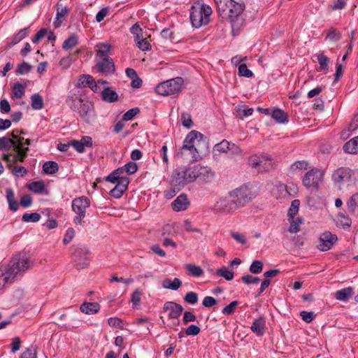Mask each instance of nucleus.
Here are the masks:
<instances>
[{
	"label": "nucleus",
	"mask_w": 358,
	"mask_h": 358,
	"mask_svg": "<svg viewBox=\"0 0 358 358\" xmlns=\"http://www.w3.org/2000/svg\"><path fill=\"white\" fill-rule=\"evenodd\" d=\"M242 281L247 285L250 284H258L259 282V278L256 276L251 275H243L241 278Z\"/></svg>",
	"instance_id": "obj_59"
},
{
	"label": "nucleus",
	"mask_w": 358,
	"mask_h": 358,
	"mask_svg": "<svg viewBox=\"0 0 358 358\" xmlns=\"http://www.w3.org/2000/svg\"><path fill=\"white\" fill-rule=\"evenodd\" d=\"M140 113L138 108H133L127 110L122 116L123 121H129L131 120L135 115Z\"/></svg>",
	"instance_id": "obj_54"
},
{
	"label": "nucleus",
	"mask_w": 358,
	"mask_h": 358,
	"mask_svg": "<svg viewBox=\"0 0 358 358\" xmlns=\"http://www.w3.org/2000/svg\"><path fill=\"white\" fill-rule=\"evenodd\" d=\"M354 294V289L352 287H348L339 289L335 293V298L340 301H346Z\"/></svg>",
	"instance_id": "obj_25"
},
{
	"label": "nucleus",
	"mask_w": 358,
	"mask_h": 358,
	"mask_svg": "<svg viewBox=\"0 0 358 358\" xmlns=\"http://www.w3.org/2000/svg\"><path fill=\"white\" fill-rule=\"evenodd\" d=\"M337 241L338 237L336 234H333L330 231H325L320 236L317 248L321 251H328L332 248Z\"/></svg>",
	"instance_id": "obj_14"
},
{
	"label": "nucleus",
	"mask_w": 358,
	"mask_h": 358,
	"mask_svg": "<svg viewBox=\"0 0 358 358\" xmlns=\"http://www.w3.org/2000/svg\"><path fill=\"white\" fill-rule=\"evenodd\" d=\"M352 171L346 167H342L337 169L333 174V179L336 182H344L350 180Z\"/></svg>",
	"instance_id": "obj_20"
},
{
	"label": "nucleus",
	"mask_w": 358,
	"mask_h": 358,
	"mask_svg": "<svg viewBox=\"0 0 358 358\" xmlns=\"http://www.w3.org/2000/svg\"><path fill=\"white\" fill-rule=\"evenodd\" d=\"M101 99L106 102L113 103L118 99V94L116 92L109 87H104L101 92Z\"/></svg>",
	"instance_id": "obj_28"
},
{
	"label": "nucleus",
	"mask_w": 358,
	"mask_h": 358,
	"mask_svg": "<svg viewBox=\"0 0 358 358\" xmlns=\"http://www.w3.org/2000/svg\"><path fill=\"white\" fill-rule=\"evenodd\" d=\"M94 81V78L90 75L83 74L80 76L76 86L78 87H90Z\"/></svg>",
	"instance_id": "obj_35"
},
{
	"label": "nucleus",
	"mask_w": 358,
	"mask_h": 358,
	"mask_svg": "<svg viewBox=\"0 0 358 358\" xmlns=\"http://www.w3.org/2000/svg\"><path fill=\"white\" fill-rule=\"evenodd\" d=\"M75 236V230L72 227L68 228L64 235L63 243L66 245L69 243Z\"/></svg>",
	"instance_id": "obj_57"
},
{
	"label": "nucleus",
	"mask_w": 358,
	"mask_h": 358,
	"mask_svg": "<svg viewBox=\"0 0 358 358\" xmlns=\"http://www.w3.org/2000/svg\"><path fill=\"white\" fill-rule=\"evenodd\" d=\"M95 62L99 73L108 75L115 71L114 62L110 57H95Z\"/></svg>",
	"instance_id": "obj_13"
},
{
	"label": "nucleus",
	"mask_w": 358,
	"mask_h": 358,
	"mask_svg": "<svg viewBox=\"0 0 358 358\" xmlns=\"http://www.w3.org/2000/svg\"><path fill=\"white\" fill-rule=\"evenodd\" d=\"M343 150L346 153L355 155L358 153V136L352 138L343 145Z\"/></svg>",
	"instance_id": "obj_26"
},
{
	"label": "nucleus",
	"mask_w": 358,
	"mask_h": 358,
	"mask_svg": "<svg viewBox=\"0 0 358 358\" xmlns=\"http://www.w3.org/2000/svg\"><path fill=\"white\" fill-rule=\"evenodd\" d=\"M300 201L298 199L292 201L288 210V216L290 219H294V215L298 213Z\"/></svg>",
	"instance_id": "obj_47"
},
{
	"label": "nucleus",
	"mask_w": 358,
	"mask_h": 358,
	"mask_svg": "<svg viewBox=\"0 0 358 358\" xmlns=\"http://www.w3.org/2000/svg\"><path fill=\"white\" fill-rule=\"evenodd\" d=\"M250 162L253 168L260 172H269L274 169L272 159L267 155H253L250 158Z\"/></svg>",
	"instance_id": "obj_10"
},
{
	"label": "nucleus",
	"mask_w": 358,
	"mask_h": 358,
	"mask_svg": "<svg viewBox=\"0 0 358 358\" xmlns=\"http://www.w3.org/2000/svg\"><path fill=\"white\" fill-rule=\"evenodd\" d=\"M217 303V300L215 298H213V296H209L204 297V299H203V301H202V305L205 308L213 307V306H215Z\"/></svg>",
	"instance_id": "obj_60"
},
{
	"label": "nucleus",
	"mask_w": 358,
	"mask_h": 358,
	"mask_svg": "<svg viewBox=\"0 0 358 358\" xmlns=\"http://www.w3.org/2000/svg\"><path fill=\"white\" fill-rule=\"evenodd\" d=\"M98 49L96 51V57H109L108 53L110 52L111 49V46L110 44L106 43H101L96 45Z\"/></svg>",
	"instance_id": "obj_34"
},
{
	"label": "nucleus",
	"mask_w": 358,
	"mask_h": 358,
	"mask_svg": "<svg viewBox=\"0 0 358 358\" xmlns=\"http://www.w3.org/2000/svg\"><path fill=\"white\" fill-rule=\"evenodd\" d=\"M172 208L176 211L185 210L189 205L187 196L184 194L179 195L171 203Z\"/></svg>",
	"instance_id": "obj_22"
},
{
	"label": "nucleus",
	"mask_w": 358,
	"mask_h": 358,
	"mask_svg": "<svg viewBox=\"0 0 358 358\" xmlns=\"http://www.w3.org/2000/svg\"><path fill=\"white\" fill-rule=\"evenodd\" d=\"M271 117L279 124H285L288 122V115L282 110L275 108L271 111Z\"/></svg>",
	"instance_id": "obj_27"
},
{
	"label": "nucleus",
	"mask_w": 358,
	"mask_h": 358,
	"mask_svg": "<svg viewBox=\"0 0 358 358\" xmlns=\"http://www.w3.org/2000/svg\"><path fill=\"white\" fill-rule=\"evenodd\" d=\"M231 143L227 140H223L220 143L215 145V150L220 152H228Z\"/></svg>",
	"instance_id": "obj_51"
},
{
	"label": "nucleus",
	"mask_w": 358,
	"mask_h": 358,
	"mask_svg": "<svg viewBox=\"0 0 358 358\" xmlns=\"http://www.w3.org/2000/svg\"><path fill=\"white\" fill-rule=\"evenodd\" d=\"M212 14L211 8L204 3H195L191 8L190 20L192 26L199 28L208 24Z\"/></svg>",
	"instance_id": "obj_5"
},
{
	"label": "nucleus",
	"mask_w": 358,
	"mask_h": 358,
	"mask_svg": "<svg viewBox=\"0 0 358 358\" xmlns=\"http://www.w3.org/2000/svg\"><path fill=\"white\" fill-rule=\"evenodd\" d=\"M215 209L217 212L229 213L238 209L233 199L229 197L220 199L215 205Z\"/></svg>",
	"instance_id": "obj_15"
},
{
	"label": "nucleus",
	"mask_w": 358,
	"mask_h": 358,
	"mask_svg": "<svg viewBox=\"0 0 358 358\" xmlns=\"http://www.w3.org/2000/svg\"><path fill=\"white\" fill-rule=\"evenodd\" d=\"M41 219V215L38 213H24L22 220L24 222H36Z\"/></svg>",
	"instance_id": "obj_44"
},
{
	"label": "nucleus",
	"mask_w": 358,
	"mask_h": 358,
	"mask_svg": "<svg viewBox=\"0 0 358 358\" xmlns=\"http://www.w3.org/2000/svg\"><path fill=\"white\" fill-rule=\"evenodd\" d=\"M263 269V264L261 261L255 260L250 266V271L254 274L260 273Z\"/></svg>",
	"instance_id": "obj_50"
},
{
	"label": "nucleus",
	"mask_w": 358,
	"mask_h": 358,
	"mask_svg": "<svg viewBox=\"0 0 358 358\" xmlns=\"http://www.w3.org/2000/svg\"><path fill=\"white\" fill-rule=\"evenodd\" d=\"M229 196L233 199L234 203L238 208L243 207L255 197V194L247 186H241L229 193Z\"/></svg>",
	"instance_id": "obj_8"
},
{
	"label": "nucleus",
	"mask_w": 358,
	"mask_h": 358,
	"mask_svg": "<svg viewBox=\"0 0 358 358\" xmlns=\"http://www.w3.org/2000/svg\"><path fill=\"white\" fill-rule=\"evenodd\" d=\"M89 254V250L86 248H78L73 253V257L76 262V266L78 269L85 268L88 264V259L87 255Z\"/></svg>",
	"instance_id": "obj_17"
},
{
	"label": "nucleus",
	"mask_w": 358,
	"mask_h": 358,
	"mask_svg": "<svg viewBox=\"0 0 358 358\" xmlns=\"http://www.w3.org/2000/svg\"><path fill=\"white\" fill-rule=\"evenodd\" d=\"M239 302L238 301H233L229 305L226 306L222 310V313L227 315L234 314Z\"/></svg>",
	"instance_id": "obj_48"
},
{
	"label": "nucleus",
	"mask_w": 358,
	"mask_h": 358,
	"mask_svg": "<svg viewBox=\"0 0 358 358\" xmlns=\"http://www.w3.org/2000/svg\"><path fill=\"white\" fill-rule=\"evenodd\" d=\"M336 224L339 227L349 228L351 226V219L345 213H339L336 218Z\"/></svg>",
	"instance_id": "obj_30"
},
{
	"label": "nucleus",
	"mask_w": 358,
	"mask_h": 358,
	"mask_svg": "<svg viewBox=\"0 0 358 358\" xmlns=\"http://www.w3.org/2000/svg\"><path fill=\"white\" fill-rule=\"evenodd\" d=\"M165 311H169V319H178L183 311V308L181 305L173 301L166 302L163 307Z\"/></svg>",
	"instance_id": "obj_18"
},
{
	"label": "nucleus",
	"mask_w": 358,
	"mask_h": 358,
	"mask_svg": "<svg viewBox=\"0 0 358 358\" xmlns=\"http://www.w3.org/2000/svg\"><path fill=\"white\" fill-rule=\"evenodd\" d=\"M70 144L76 151L82 153L85 152V148H90L92 145V138L90 136H85L80 141H71Z\"/></svg>",
	"instance_id": "obj_19"
},
{
	"label": "nucleus",
	"mask_w": 358,
	"mask_h": 358,
	"mask_svg": "<svg viewBox=\"0 0 358 358\" xmlns=\"http://www.w3.org/2000/svg\"><path fill=\"white\" fill-rule=\"evenodd\" d=\"M194 171L195 175V180L199 178V180L208 182L213 176L214 173L207 166H201L200 164L194 166Z\"/></svg>",
	"instance_id": "obj_16"
},
{
	"label": "nucleus",
	"mask_w": 358,
	"mask_h": 358,
	"mask_svg": "<svg viewBox=\"0 0 358 358\" xmlns=\"http://www.w3.org/2000/svg\"><path fill=\"white\" fill-rule=\"evenodd\" d=\"M182 84L183 79L181 77H177L158 84L155 92L162 96L178 94L181 91Z\"/></svg>",
	"instance_id": "obj_7"
},
{
	"label": "nucleus",
	"mask_w": 358,
	"mask_h": 358,
	"mask_svg": "<svg viewBox=\"0 0 358 358\" xmlns=\"http://www.w3.org/2000/svg\"><path fill=\"white\" fill-rule=\"evenodd\" d=\"M195 181L194 166H181L176 168L172 173L171 185L172 186V194L175 195L187 184Z\"/></svg>",
	"instance_id": "obj_3"
},
{
	"label": "nucleus",
	"mask_w": 358,
	"mask_h": 358,
	"mask_svg": "<svg viewBox=\"0 0 358 358\" xmlns=\"http://www.w3.org/2000/svg\"><path fill=\"white\" fill-rule=\"evenodd\" d=\"M31 262L25 255H17L14 256L10 264L6 267L14 280L20 276L22 273L30 268Z\"/></svg>",
	"instance_id": "obj_6"
},
{
	"label": "nucleus",
	"mask_w": 358,
	"mask_h": 358,
	"mask_svg": "<svg viewBox=\"0 0 358 358\" xmlns=\"http://www.w3.org/2000/svg\"><path fill=\"white\" fill-rule=\"evenodd\" d=\"M67 103L69 107L74 111H77L86 122L91 123L94 121L95 114L94 105L92 102L76 96L69 98Z\"/></svg>",
	"instance_id": "obj_4"
},
{
	"label": "nucleus",
	"mask_w": 358,
	"mask_h": 358,
	"mask_svg": "<svg viewBox=\"0 0 358 358\" xmlns=\"http://www.w3.org/2000/svg\"><path fill=\"white\" fill-rule=\"evenodd\" d=\"M129 183V178H121V180L119 181L115 187L110 190V195L116 199L120 198L127 190Z\"/></svg>",
	"instance_id": "obj_21"
},
{
	"label": "nucleus",
	"mask_w": 358,
	"mask_h": 358,
	"mask_svg": "<svg viewBox=\"0 0 358 358\" xmlns=\"http://www.w3.org/2000/svg\"><path fill=\"white\" fill-rule=\"evenodd\" d=\"M185 268L188 273V275L193 277H200L203 275V270L199 266L194 264H186Z\"/></svg>",
	"instance_id": "obj_36"
},
{
	"label": "nucleus",
	"mask_w": 358,
	"mask_h": 358,
	"mask_svg": "<svg viewBox=\"0 0 358 358\" xmlns=\"http://www.w3.org/2000/svg\"><path fill=\"white\" fill-rule=\"evenodd\" d=\"M13 275H10L6 268H0V290L2 289L7 283L14 282Z\"/></svg>",
	"instance_id": "obj_29"
},
{
	"label": "nucleus",
	"mask_w": 358,
	"mask_h": 358,
	"mask_svg": "<svg viewBox=\"0 0 358 358\" xmlns=\"http://www.w3.org/2000/svg\"><path fill=\"white\" fill-rule=\"evenodd\" d=\"M322 178L323 172L317 168H314L309 170L304 175L302 182L304 186L307 187H317Z\"/></svg>",
	"instance_id": "obj_12"
},
{
	"label": "nucleus",
	"mask_w": 358,
	"mask_h": 358,
	"mask_svg": "<svg viewBox=\"0 0 358 358\" xmlns=\"http://www.w3.org/2000/svg\"><path fill=\"white\" fill-rule=\"evenodd\" d=\"M32 66L25 62L20 64L15 71L17 75H25L31 71Z\"/></svg>",
	"instance_id": "obj_45"
},
{
	"label": "nucleus",
	"mask_w": 358,
	"mask_h": 358,
	"mask_svg": "<svg viewBox=\"0 0 358 358\" xmlns=\"http://www.w3.org/2000/svg\"><path fill=\"white\" fill-rule=\"evenodd\" d=\"M31 106L34 110H41L43 108V99L39 94H34L31 96Z\"/></svg>",
	"instance_id": "obj_38"
},
{
	"label": "nucleus",
	"mask_w": 358,
	"mask_h": 358,
	"mask_svg": "<svg viewBox=\"0 0 358 358\" xmlns=\"http://www.w3.org/2000/svg\"><path fill=\"white\" fill-rule=\"evenodd\" d=\"M308 169V163L306 161L296 162L291 166L292 170H306Z\"/></svg>",
	"instance_id": "obj_63"
},
{
	"label": "nucleus",
	"mask_w": 358,
	"mask_h": 358,
	"mask_svg": "<svg viewBox=\"0 0 358 358\" xmlns=\"http://www.w3.org/2000/svg\"><path fill=\"white\" fill-rule=\"evenodd\" d=\"M252 113L253 109L252 108L239 107L237 109V116L241 119H243L245 117L251 115Z\"/></svg>",
	"instance_id": "obj_52"
},
{
	"label": "nucleus",
	"mask_w": 358,
	"mask_h": 358,
	"mask_svg": "<svg viewBox=\"0 0 358 358\" xmlns=\"http://www.w3.org/2000/svg\"><path fill=\"white\" fill-rule=\"evenodd\" d=\"M31 145V140L29 138H21L14 141L7 137L0 138V150L8 152L13 148V152L2 154V159L8 162V167L11 168L12 164L24 162L27 157L29 151V145Z\"/></svg>",
	"instance_id": "obj_1"
},
{
	"label": "nucleus",
	"mask_w": 358,
	"mask_h": 358,
	"mask_svg": "<svg viewBox=\"0 0 358 358\" xmlns=\"http://www.w3.org/2000/svg\"><path fill=\"white\" fill-rule=\"evenodd\" d=\"M217 275L224 278L227 280H231L234 278L233 271L229 270L228 268L222 266L216 271Z\"/></svg>",
	"instance_id": "obj_43"
},
{
	"label": "nucleus",
	"mask_w": 358,
	"mask_h": 358,
	"mask_svg": "<svg viewBox=\"0 0 358 358\" xmlns=\"http://www.w3.org/2000/svg\"><path fill=\"white\" fill-rule=\"evenodd\" d=\"M348 210L352 213L356 212L358 207V193L353 194L347 203Z\"/></svg>",
	"instance_id": "obj_42"
},
{
	"label": "nucleus",
	"mask_w": 358,
	"mask_h": 358,
	"mask_svg": "<svg viewBox=\"0 0 358 358\" xmlns=\"http://www.w3.org/2000/svg\"><path fill=\"white\" fill-rule=\"evenodd\" d=\"M90 201L86 196L76 198L72 201V210L76 214L73 218L76 224H82L85 217L86 209L90 207Z\"/></svg>",
	"instance_id": "obj_9"
},
{
	"label": "nucleus",
	"mask_w": 358,
	"mask_h": 358,
	"mask_svg": "<svg viewBox=\"0 0 358 358\" xmlns=\"http://www.w3.org/2000/svg\"><path fill=\"white\" fill-rule=\"evenodd\" d=\"M203 135L196 131H190L185 137L182 146L177 152V157L189 162H196L200 157L203 150L201 144L204 143L202 141Z\"/></svg>",
	"instance_id": "obj_2"
},
{
	"label": "nucleus",
	"mask_w": 358,
	"mask_h": 358,
	"mask_svg": "<svg viewBox=\"0 0 358 358\" xmlns=\"http://www.w3.org/2000/svg\"><path fill=\"white\" fill-rule=\"evenodd\" d=\"M12 173L17 177H24L27 173V170L24 166H15Z\"/></svg>",
	"instance_id": "obj_64"
},
{
	"label": "nucleus",
	"mask_w": 358,
	"mask_h": 358,
	"mask_svg": "<svg viewBox=\"0 0 358 358\" xmlns=\"http://www.w3.org/2000/svg\"><path fill=\"white\" fill-rule=\"evenodd\" d=\"M200 328L195 325V324H191L189 325L185 330V334L187 336H196L200 333Z\"/></svg>",
	"instance_id": "obj_61"
},
{
	"label": "nucleus",
	"mask_w": 358,
	"mask_h": 358,
	"mask_svg": "<svg viewBox=\"0 0 358 358\" xmlns=\"http://www.w3.org/2000/svg\"><path fill=\"white\" fill-rule=\"evenodd\" d=\"M238 75L245 78H251L253 76V73L245 64H241L238 66Z\"/></svg>",
	"instance_id": "obj_49"
},
{
	"label": "nucleus",
	"mask_w": 358,
	"mask_h": 358,
	"mask_svg": "<svg viewBox=\"0 0 358 358\" xmlns=\"http://www.w3.org/2000/svg\"><path fill=\"white\" fill-rule=\"evenodd\" d=\"M181 121L185 127L189 129L192 127V120L190 114L183 113L181 115Z\"/></svg>",
	"instance_id": "obj_56"
},
{
	"label": "nucleus",
	"mask_w": 358,
	"mask_h": 358,
	"mask_svg": "<svg viewBox=\"0 0 358 358\" xmlns=\"http://www.w3.org/2000/svg\"><path fill=\"white\" fill-rule=\"evenodd\" d=\"M327 38L332 41H338L341 39V34L336 29H331L327 34Z\"/></svg>",
	"instance_id": "obj_62"
},
{
	"label": "nucleus",
	"mask_w": 358,
	"mask_h": 358,
	"mask_svg": "<svg viewBox=\"0 0 358 358\" xmlns=\"http://www.w3.org/2000/svg\"><path fill=\"white\" fill-rule=\"evenodd\" d=\"M229 14L230 20L233 31L238 29L243 23V18L241 17L243 10L244 5L236 3L233 0H229Z\"/></svg>",
	"instance_id": "obj_11"
},
{
	"label": "nucleus",
	"mask_w": 358,
	"mask_h": 358,
	"mask_svg": "<svg viewBox=\"0 0 358 358\" xmlns=\"http://www.w3.org/2000/svg\"><path fill=\"white\" fill-rule=\"evenodd\" d=\"M59 170L58 164L53 161L46 162L43 165V171L47 174H54Z\"/></svg>",
	"instance_id": "obj_37"
},
{
	"label": "nucleus",
	"mask_w": 358,
	"mask_h": 358,
	"mask_svg": "<svg viewBox=\"0 0 358 358\" xmlns=\"http://www.w3.org/2000/svg\"><path fill=\"white\" fill-rule=\"evenodd\" d=\"M265 319L263 317H259V318L254 320L250 329L257 336H261L265 333Z\"/></svg>",
	"instance_id": "obj_23"
},
{
	"label": "nucleus",
	"mask_w": 358,
	"mask_h": 358,
	"mask_svg": "<svg viewBox=\"0 0 358 358\" xmlns=\"http://www.w3.org/2000/svg\"><path fill=\"white\" fill-rule=\"evenodd\" d=\"M28 188L34 193L42 194L45 190L44 182L41 180L32 182L29 184Z\"/></svg>",
	"instance_id": "obj_39"
},
{
	"label": "nucleus",
	"mask_w": 358,
	"mask_h": 358,
	"mask_svg": "<svg viewBox=\"0 0 358 358\" xmlns=\"http://www.w3.org/2000/svg\"><path fill=\"white\" fill-rule=\"evenodd\" d=\"M29 34V27L24 28L22 29H20L17 34L13 38L10 43V47L13 46L14 45L17 44L20 41H21L23 38L27 37Z\"/></svg>",
	"instance_id": "obj_40"
},
{
	"label": "nucleus",
	"mask_w": 358,
	"mask_h": 358,
	"mask_svg": "<svg viewBox=\"0 0 358 358\" xmlns=\"http://www.w3.org/2000/svg\"><path fill=\"white\" fill-rule=\"evenodd\" d=\"M69 9L67 7L64 6L62 8H59V5L57 8L56 13V21L54 22L55 27H58L60 26V22L66 18V16L69 13Z\"/></svg>",
	"instance_id": "obj_33"
},
{
	"label": "nucleus",
	"mask_w": 358,
	"mask_h": 358,
	"mask_svg": "<svg viewBox=\"0 0 358 358\" xmlns=\"http://www.w3.org/2000/svg\"><path fill=\"white\" fill-rule=\"evenodd\" d=\"M182 285V281L176 278L173 280L170 278H166L162 281V287L165 289L177 290Z\"/></svg>",
	"instance_id": "obj_31"
},
{
	"label": "nucleus",
	"mask_w": 358,
	"mask_h": 358,
	"mask_svg": "<svg viewBox=\"0 0 358 358\" xmlns=\"http://www.w3.org/2000/svg\"><path fill=\"white\" fill-rule=\"evenodd\" d=\"M184 301L189 304H195L198 301V294L194 292H189L185 294Z\"/></svg>",
	"instance_id": "obj_53"
},
{
	"label": "nucleus",
	"mask_w": 358,
	"mask_h": 358,
	"mask_svg": "<svg viewBox=\"0 0 358 358\" xmlns=\"http://www.w3.org/2000/svg\"><path fill=\"white\" fill-rule=\"evenodd\" d=\"M78 45V37L76 35L73 34L68 38H66L63 44H62V48L64 50H69Z\"/></svg>",
	"instance_id": "obj_41"
},
{
	"label": "nucleus",
	"mask_w": 358,
	"mask_h": 358,
	"mask_svg": "<svg viewBox=\"0 0 358 358\" xmlns=\"http://www.w3.org/2000/svg\"><path fill=\"white\" fill-rule=\"evenodd\" d=\"M6 199L9 205V208L12 211L17 210L19 208V204L17 201L15 199V194L12 189L8 188L6 189Z\"/></svg>",
	"instance_id": "obj_32"
},
{
	"label": "nucleus",
	"mask_w": 358,
	"mask_h": 358,
	"mask_svg": "<svg viewBox=\"0 0 358 358\" xmlns=\"http://www.w3.org/2000/svg\"><path fill=\"white\" fill-rule=\"evenodd\" d=\"M36 348L31 347L27 348L21 355V358H36Z\"/></svg>",
	"instance_id": "obj_58"
},
{
	"label": "nucleus",
	"mask_w": 358,
	"mask_h": 358,
	"mask_svg": "<svg viewBox=\"0 0 358 358\" xmlns=\"http://www.w3.org/2000/svg\"><path fill=\"white\" fill-rule=\"evenodd\" d=\"M123 169L124 172L129 175H131L137 171L138 166L135 162H129L127 163L124 166H123Z\"/></svg>",
	"instance_id": "obj_55"
},
{
	"label": "nucleus",
	"mask_w": 358,
	"mask_h": 358,
	"mask_svg": "<svg viewBox=\"0 0 358 358\" xmlns=\"http://www.w3.org/2000/svg\"><path fill=\"white\" fill-rule=\"evenodd\" d=\"M13 94L17 99H21L24 94V87L20 83L14 84Z\"/></svg>",
	"instance_id": "obj_46"
},
{
	"label": "nucleus",
	"mask_w": 358,
	"mask_h": 358,
	"mask_svg": "<svg viewBox=\"0 0 358 358\" xmlns=\"http://www.w3.org/2000/svg\"><path fill=\"white\" fill-rule=\"evenodd\" d=\"M100 305L96 302H84L80 307L82 313L87 315H93L99 312Z\"/></svg>",
	"instance_id": "obj_24"
}]
</instances>
